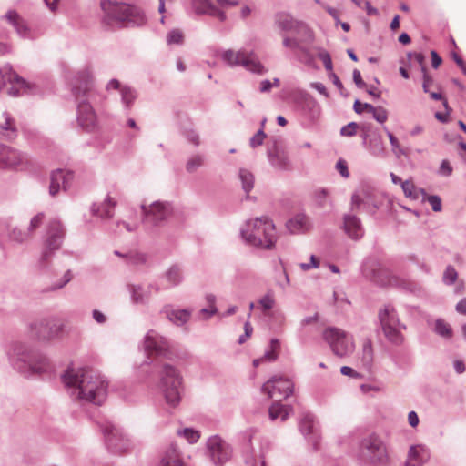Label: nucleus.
Listing matches in <instances>:
<instances>
[{
    "label": "nucleus",
    "mask_w": 466,
    "mask_h": 466,
    "mask_svg": "<svg viewBox=\"0 0 466 466\" xmlns=\"http://www.w3.org/2000/svg\"><path fill=\"white\" fill-rule=\"evenodd\" d=\"M62 379L66 387L77 390V396L81 400L99 405L106 399L108 384L92 369L68 368Z\"/></svg>",
    "instance_id": "f257e3e1"
},
{
    "label": "nucleus",
    "mask_w": 466,
    "mask_h": 466,
    "mask_svg": "<svg viewBox=\"0 0 466 466\" xmlns=\"http://www.w3.org/2000/svg\"><path fill=\"white\" fill-rule=\"evenodd\" d=\"M92 85L93 79L88 69L78 72L73 84L74 94L79 101L77 121L79 126L88 132L97 128L98 120L91 105L86 101H80V99L91 90Z\"/></svg>",
    "instance_id": "f03ea898"
},
{
    "label": "nucleus",
    "mask_w": 466,
    "mask_h": 466,
    "mask_svg": "<svg viewBox=\"0 0 466 466\" xmlns=\"http://www.w3.org/2000/svg\"><path fill=\"white\" fill-rule=\"evenodd\" d=\"M242 237L251 246L269 249L277 239L275 225L267 217L250 219L242 229Z\"/></svg>",
    "instance_id": "7ed1b4c3"
},
{
    "label": "nucleus",
    "mask_w": 466,
    "mask_h": 466,
    "mask_svg": "<svg viewBox=\"0 0 466 466\" xmlns=\"http://www.w3.org/2000/svg\"><path fill=\"white\" fill-rule=\"evenodd\" d=\"M101 7L105 13V21L109 25L114 22L142 25L145 22L143 14L136 6L110 0H103Z\"/></svg>",
    "instance_id": "20e7f679"
},
{
    "label": "nucleus",
    "mask_w": 466,
    "mask_h": 466,
    "mask_svg": "<svg viewBox=\"0 0 466 466\" xmlns=\"http://www.w3.org/2000/svg\"><path fill=\"white\" fill-rule=\"evenodd\" d=\"M182 379L178 371L170 365H165L161 373L160 386L166 402L171 407H176L180 401V388Z\"/></svg>",
    "instance_id": "39448f33"
},
{
    "label": "nucleus",
    "mask_w": 466,
    "mask_h": 466,
    "mask_svg": "<svg viewBox=\"0 0 466 466\" xmlns=\"http://www.w3.org/2000/svg\"><path fill=\"white\" fill-rule=\"evenodd\" d=\"M379 320L386 338L393 343L402 341L401 329L405 327L400 323L394 307L384 305L378 313Z\"/></svg>",
    "instance_id": "423d86ee"
},
{
    "label": "nucleus",
    "mask_w": 466,
    "mask_h": 466,
    "mask_svg": "<svg viewBox=\"0 0 466 466\" xmlns=\"http://www.w3.org/2000/svg\"><path fill=\"white\" fill-rule=\"evenodd\" d=\"M323 338L329 345L332 352L345 358L350 355L355 348L354 340L346 331L338 328H328L323 332Z\"/></svg>",
    "instance_id": "0eeeda50"
},
{
    "label": "nucleus",
    "mask_w": 466,
    "mask_h": 466,
    "mask_svg": "<svg viewBox=\"0 0 466 466\" xmlns=\"http://www.w3.org/2000/svg\"><path fill=\"white\" fill-rule=\"evenodd\" d=\"M360 456L374 465L385 464L389 461L388 451L384 443L376 436L365 438L360 444Z\"/></svg>",
    "instance_id": "6e6552de"
},
{
    "label": "nucleus",
    "mask_w": 466,
    "mask_h": 466,
    "mask_svg": "<svg viewBox=\"0 0 466 466\" xmlns=\"http://www.w3.org/2000/svg\"><path fill=\"white\" fill-rule=\"evenodd\" d=\"M222 59L229 66H242L247 70L255 74L262 75L267 72L257 56L252 52L228 49L223 52Z\"/></svg>",
    "instance_id": "1a4fd4ad"
},
{
    "label": "nucleus",
    "mask_w": 466,
    "mask_h": 466,
    "mask_svg": "<svg viewBox=\"0 0 466 466\" xmlns=\"http://www.w3.org/2000/svg\"><path fill=\"white\" fill-rule=\"evenodd\" d=\"M8 356L13 368L26 376L29 371V353L26 343L14 342Z\"/></svg>",
    "instance_id": "9d476101"
},
{
    "label": "nucleus",
    "mask_w": 466,
    "mask_h": 466,
    "mask_svg": "<svg viewBox=\"0 0 466 466\" xmlns=\"http://www.w3.org/2000/svg\"><path fill=\"white\" fill-rule=\"evenodd\" d=\"M65 236V229L60 221L50 220L47 226L46 250L43 252L42 259L46 260L50 253L61 247Z\"/></svg>",
    "instance_id": "9b49d317"
},
{
    "label": "nucleus",
    "mask_w": 466,
    "mask_h": 466,
    "mask_svg": "<svg viewBox=\"0 0 466 466\" xmlns=\"http://www.w3.org/2000/svg\"><path fill=\"white\" fill-rule=\"evenodd\" d=\"M293 390L291 380L282 377H273L262 387V391L267 393L268 398H288Z\"/></svg>",
    "instance_id": "f8f14e48"
},
{
    "label": "nucleus",
    "mask_w": 466,
    "mask_h": 466,
    "mask_svg": "<svg viewBox=\"0 0 466 466\" xmlns=\"http://www.w3.org/2000/svg\"><path fill=\"white\" fill-rule=\"evenodd\" d=\"M144 350L148 357H160L169 353L170 346L164 337L150 330L145 337Z\"/></svg>",
    "instance_id": "ddd939ff"
},
{
    "label": "nucleus",
    "mask_w": 466,
    "mask_h": 466,
    "mask_svg": "<svg viewBox=\"0 0 466 466\" xmlns=\"http://www.w3.org/2000/svg\"><path fill=\"white\" fill-rule=\"evenodd\" d=\"M142 210L146 222L153 225H158L166 220L171 213L169 204L160 201H156L149 206L142 205Z\"/></svg>",
    "instance_id": "4468645a"
},
{
    "label": "nucleus",
    "mask_w": 466,
    "mask_h": 466,
    "mask_svg": "<svg viewBox=\"0 0 466 466\" xmlns=\"http://www.w3.org/2000/svg\"><path fill=\"white\" fill-rule=\"evenodd\" d=\"M105 438L108 448L115 452H126L130 447V441L123 435L119 429L113 425L106 427Z\"/></svg>",
    "instance_id": "2eb2a0df"
},
{
    "label": "nucleus",
    "mask_w": 466,
    "mask_h": 466,
    "mask_svg": "<svg viewBox=\"0 0 466 466\" xmlns=\"http://www.w3.org/2000/svg\"><path fill=\"white\" fill-rule=\"evenodd\" d=\"M208 448L210 458L216 464H222L230 458L231 451L229 446L218 436L209 438Z\"/></svg>",
    "instance_id": "dca6fc26"
},
{
    "label": "nucleus",
    "mask_w": 466,
    "mask_h": 466,
    "mask_svg": "<svg viewBox=\"0 0 466 466\" xmlns=\"http://www.w3.org/2000/svg\"><path fill=\"white\" fill-rule=\"evenodd\" d=\"M6 87L8 94L16 96L25 88V81L9 68L0 70V89Z\"/></svg>",
    "instance_id": "f3484780"
},
{
    "label": "nucleus",
    "mask_w": 466,
    "mask_h": 466,
    "mask_svg": "<svg viewBox=\"0 0 466 466\" xmlns=\"http://www.w3.org/2000/svg\"><path fill=\"white\" fill-rule=\"evenodd\" d=\"M73 179V174L65 170H56L50 177L49 194L56 196L61 189L66 190Z\"/></svg>",
    "instance_id": "a211bd4d"
},
{
    "label": "nucleus",
    "mask_w": 466,
    "mask_h": 466,
    "mask_svg": "<svg viewBox=\"0 0 466 466\" xmlns=\"http://www.w3.org/2000/svg\"><path fill=\"white\" fill-rule=\"evenodd\" d=\"M64 324L61 320L46 321L36 328L37 335L42 339H51L57 337L63 330Z\"/></svg>",
    "instance_id": "6ab92c4d"
},
{
    "label": "nucleus",
    "mask_w": 466,
    "mask_h": 466,
    "mask_svg": "<svg viewBox=\"0 0 466 466\" xmlns=\"http://www.w3.org/2000/svg\"><path fill=\"white\" fill-rule=\"evenodd\" d=\"M20 163L21 156L17 151L0 145V167H14Z\"/></svg>",
    "instance_id": "aec40b11"
},
{
    "label": "nucleus",
    "mask_w": 466,
    "mask_h": 466,
    "mask_svg": "<svg viewBox=\"0 0 466 466\" xmlns=\"http://www.w3.org/2000/svg\"><path fill=\"white\" fill-rule=\"evenodd\" d=\"M116 206V201L110 196H107L103 202L93 206L92 213L100 218H111Z\"/></svg>",
    "instance_id": "412c9836"
},
{
    "label": "nucleus",
    "mask_w": 466,
    "mask_h": 466,
    "mask_svg": "<svg viewBox=\"0 0 466 466\" xmlns=\"http://www.w3.org/2000/svg\"><path fill=\"white\" fill-rule=\"evenodd\" d=\"M193 7L198 14H208L212 16L218 17L220 21L226 19L224 12L215 7L209 0H192Z\"/></svg>",
    "instance_id": "4be33fe9"
},
{
    "label": "nucleus",
    "mask_w": 466,
    "mask_h": 466,
    "mask_svg": "<svg viewBox=\"0 0 466 466\" xmlns=\"http://www.w3.org/2000/svg\"><path fill=\"white\" fill-rule=\"evenodd\" d=\"M160 466H187L186 463L182 461L180 453L174 445H170L167 451L164 452L161 461Z\"/></svg>",
    "instance_id": "5701e85b"
},
{
    "label": "nucleus",
    "mask_w": 466,
    "mask_h": 466,
    "mask_svg": "<svg viewBox=\"0 0 466 466\" xmlns=\"http://www.w3.org/2000/svg\"><path fill=\"white\" fill-rule=\"evenodd\" d=\"M429 458L427 451L420 446L410 448L405 466H421Z\"/></svg>",
    "instance_id": "b1692460"
},
{
    "label": "nucleus",
    "mask_w": 466,
    "mask_h": 466,
    "mask_svg": "<svg viewBox=\"0 0 466 466\" xmlns=\"http://www.w3.org/2000/svg\"><path fill=\"white\" fill-rule=\"evenodd\" d=\"M344 229L348 236L353 239H359L363 235L360 222L355 216H345Z\"/></svg>",
    "instance_id": "393cba45"
},
{
    "label": "nucleus",
    "mask_w": 466,
    "mask_h": 466,
    "mask_svg": "<svg viewBox=\"0 0 466 466\" xmlns=\"http://www.w3.org/2000/svg\"><path fill=\"white\" fill-rule=\"evenodd\" d=\"M287 228L293 234L306 232L309 228V218L305 215H298L287 222Z\"/></svg>",
    "instance_id": "a878e982"
},
{
    "label": "nucleus",
    "mask_w": 466,
    "mask_h": 466,
    "mask_svg": "<svg viewBox=\"0 0 466 466\" xmlns=\"http://www.w3.org/2000/svg\"><path fill=\"white\" fill-rule=\"evenodd\" d=\"M293 34L296 35L298 41H299L301 46L305 44H311L314 40L313 31L302 22H299Z\"/></svg>",
    "instance_id": "bb28decb"
},
{
    "label": "nucleus",
    "mask_w": 466,
    "mask_h": 466,
    "mask_svg": "<svg viewBox=\"0 0 466 466\" xmlns=\"http://www.w3.org/2000/svg\"><path fill=\"white\" fill-rule=\"evenodd\" d=\"M292 409L289 406L281 404L280 402H274L268 410L269 418L272 420L280 419L282 421L286 420L289 416Z\"/></svg>",
    "instance_id": "cd10ccee"
},
{
    "label": "nucleus",
    "mask_w": 466,
    "mask_h": 466,
    "mask_svg": "<svg viewBox=\"0 0 466 466\" xmlns=\"http://www.w3.org/2000/svg\"><path fill=\"white\" fill-rule=\"evenodd\" d=\"M15 130L14 119L7 113H3L0 116V134L6 137H12Z\"/></svg>",
    "instance_id": "c85d7f7f"
},
{
    "label": "nucleus",
    "mask_w": 466,
    "mask_h": 466,
    "mask_svg": "<svg viewBox=\"0 0 466 466\" xmlns=\"http://www.w3.org/2000/svg\"><path fill=\"white\" fill-rule=\"evenodd\" d=\"M276 23L281 30L291 33L295 32L297 25L299 24V21L294 20L288 14H279L276 17Z\"/></svg>",
    "instance_id": "c756f323"
},
{
    "label": "nucleus",
    "mask_w": 466,
    "mask_h": 466,
    "mask_svg": "<svg viewBox=\"0 0 466 466\" xmlns=\"http://www.w3.org/2000/svg\"><path fill=\"white\" fill-rule=\"evenodd\" d=\"M280 343L278 339H274L270 341V350L267 351L262 359H257L253 361L254 366H258L263 360H275L279 355Z\"/></svg>",
    "instance_id": "7c9ffc66"
},
{
    "label": "nucleus",
    "mask_w": 466,
    "mask_h": 466,
    "mask_svg": "<svg viewBox=\"0 0 466 466\" xmlns=\"http://www.w3.org/2000/svg\"><path fill=\"white\" fill-rule=\"evenodd\" d=\"M360 360L365 368H370L373 361V349L370 339L363 343Z\"/></svg>",
    "instance_id": "2f4dec72"
},
{
    "label": "nucleus",
    "mask_w": 466,
    "mask_h": 466,
    "mask_svg": "<svg viewBox=\"0 0 466 466\" xmlns=\"http://www.w3.org/2000/svg\"><path fill=\"white\" fill-rule=\"evenodd\" d=\"M313 201L315 205L319 208H324L327 205H332V202L329 198V193L327 189L324 188H319L314 191Z\"/></svg>",
    "instance_id": "473e14b6"
},
{
    "label": "nucleus",
    "mask_w": 466,
    "mask_h": 466,
    "mask_svg": "<svg viewBox=\"0 0 466 466\" xmlns=\"http://www.w3.org/2000/svg\"><path fill=\"white\" fill-rule=\"evenodd\" d=\"M50 368L48 360L46 357L38 356L31 360V373H44Z\"/></svg>",
    "instance_id": "72a5a7b5"
},
{
    "label": "nucleus",
    "mask_w": 466,
    "mask_h": 466,
    "mask_svg": "<svg viewBox=\"0 0 466 466\" xmlns=\"http://www.w3.org/2000/svg\"><path fill=\"white\" fill-rule=\"evenodd\" d=\"M190 317V313L186 309H177L167 312V318L177 325L185 324Z\"/></svg>",
    "instance_id": "f704fd0d"
},
{
    "label": "nucleus",
    "mask_w": 466,
    "mask_h": 466,
    "mask_svg": "<svg viewBox=\"0 0 466 466\" xmlns=\"http://www.w3.org/2000/svg\"><path fill=\"white\" fill-rule=\"evenodd\" d=\"M6 20L12 24L19 34L26 32V26L23 22V19L15 11H9L5 15Z\"/></svg>",
    "instance_id": "c9c22d12"
},
{
    "label": "nucleus",
    "mask_w": 466,
    "mask_h": 466,
    "mask_svg": "<svg viewBox=\"0 0 466 466\" xmlns=\"http://www.w3.org/2000/svg\"><path fill=\"white\" fill-rule=\"evenodd\" d=\"M434 330L437 334L446 339H451L453 334L451 325L443 319H437L435 321Z\"/></svg>",
    "instance_id": "e433bc0d"
},
{
    "label": "nucleus",
    "mask_w": 466,
    "mask_h": 466,
    "mask_svg": "<svg viewBox=\"0 0 466 466\" xmlns=\"http://www.w3.org/2000/svg\"><path fill=\"white\" fill-rule=\"evenodd\" d=\"M239 177L241 179L244 190L248 193L253 188L254 185V177L252 173L247 169H240Z\"/></svg>",
    "instance_id": "4c0bfd02"
},
{
    "label": "nucleus",
    "mask_w": 466,
    "mask_h": 466,
    "mask_svg": "<svg viewBox=\"0 0 466 466\" xmlns=\"http://www.w3.org/2000/svg\"><path fill=\"white\" fill-rule=\"evenodd\" d=\"M115 254L119 257H124V255L120 254L118 251H116ZM125 258H127V262L134 265L143 264L147 260L146 255L137 252H130L125 255Z\"/></svg>",
    "instance_id": "58836bf2"
},
{
    "label": "nucleus",
    "mask_w": 466,
    "mask_h": 466,
    "mask_svg": "<svg viewBox=\"0 0 466 466\" xmlns=\"http://www.w3.org/2000/svg\"><path fill=\"white\" fill-rule=\"evenodd\" d=\"M208 301L209 303V306L208 308H204L202 309L200 311H199V314H198V318L200 319H209L213 314H215L217 312V309L215 308L214 306V300H213V297L212 296H209L208 298Z\"/></svg>",
    "instance_id": "ea45409f"
},
{
    "label": "nucleus",
    "mask_w": 466,
    "mask_h": 466,
    "mask_svg": "<svg viewBox=\"0 0 466 466\" xmlns=\"http://www.w3.org/2000/svg\"><path fill=\"white\" fill-rule=\"evenodd\" d=\"M320 265L319 258L315 255H311L309 258V262L308 263H299V267L302 271H309L313 268H318Z\"/></svg>",
    "instance_id": "a19ab883"
},
{
    "label": "nucleus",
    "mask_w": 466,
    "mask_h": 466,
    "mask_svg": "<svg viewBox=\"0 0 466 466\" xmlns=\"http://www.w3.org/2000/svg\"><path fill=\"white\" fill-rule=\"evenodd\" d=\"M314 422L310 416H306L300 422V430L303 434L313 433Z\"/></svg>",
    "instance_id": "79ce46f5"
},
{
    "label": "nucleus",
    "mask_w": 466,
    "mask_h": 466,
    "mask_svg": "<svg viewBox=\"0 0 466 466\" xmlns=\"http://www.w3.org/2000/svg\"><path fill=\"white\" fill-rule=\"evenodd\" d=\"M374 118L380 122V123H384L387 121L388 119V112L385 108H383L382 106H378V107H375L373 108V110L371 111Z\"/></svg>",
    "instance_id": "37998d69"
},
{
    "label": "nucleus",
    "mask_w": 466,
    "mask_h": 466,
    "mask_svg": "<svg viewBox=\"0 0 466 466\" xmlns=\"http://www.w3.org/2000/svg\"><path fill=\"white\" fill-rule=\"evenodd\" d=\"M203 165V157L201 156H194L187 163V170L194 172L197 168Z\"/></svg>",
    "instance_id": "c03bdc74"
},
{
    "label": "nucleus",
    "mask_w": 466,
    "mask_h": 466,
    "mask_svg": "<svg viewBox=\"0 0 466 466\" xmlns=\"http://www.w3.org/2000/svg\"><path fill=\"white\" fill-rule=\"evenodd\" d=\"M283 46L285 47L290 48V49H300L302 51L304 50V47L299 45V41H298L296 35L294 37L289 36H284L283 37Z\"/></svg>",
    "instance_id": "a18cd8bd"
},
{
    "label": "nucleus",
    "mask_w": 466,
    "mask_h": 466,
    "mask_svg": "<svg viewBox=\"0 0 466 466\" xmlns=\"http://www.w3.org/2000/svg\"><path fill=\"white\" fill-rule=\"evenodd\" d=\"M183 37L182 32L175 29L167 35V42L168 44H180L183 41Z\"/></svg>",
    "instance_id": "49530a36"
},
{
    "label": "nucleus",
    "mask_w": 466,
    "mask_h": 466,
    "mask_svg": "<svg viewBox=\"0 0 466 466\" xmlns=\"http://www.w3.org/2000/svg\"><path fill=\"white\" fill-rule=\"evenodd\" d=\"M401 187L403 189L405 196L410 198H416L415 186L412 181L406 180L404 182H401Z\"/></svg>",
    "instance_id": "de8ad7c7"
},
{
    "label": "nucleus",
    "mask_w": 466,
    "mask_h": 466,
    "mask_svg": "<svg viewBox=\"0 0 466 466\" xmlns=\"http://www.w3.org/2000/svg\"><path fill=\"white\" fill-rule=\"evenodd\" d=\"M358 129V124L355 122H351L348 124L347 126H344L341 130L340 134L345 137H351L354 136Z\"/></svg>",
    "instance_id": "09e8293b"
},
{
    "label": "nucleus",
    "mask_w": 466,
    "mask_h": 466,
    "mask_svg": "<svg viewBox=\"0 0 466 466\" xmlns=\"http://www.w3.org/2000/svg\"><path fill=\"white\" fill-rule=\"evenodd\" d=\"M319 59L323 62L325 68L328 71L332 70V61L329 54L325 50H320L319 53Z\"/></svg>",
    "instance_id": "8fccbe9b"
},
{
    "label": "nucleus",
    "mask_w": 466,
    "mask_h": 466,
    "mask_svg": "<svg viewBox=\"0 0 466 466\" xmlns=\"http://www.w3.org/2000/svg\"><path fill=\"white\" fill-rule=\"evenodd\" d=\"M373 108H374V106L372 105L367 104V103H361L359 100H356L354 103V110L358 114H360L363 111L371 113Z\"/></svg>",
    "instance_id": "3c124183"
},
{
    "label": "nucleus",
    "mask_w": 466,
    "mask_h": 466,
    "mask_svg": "<svg viewBox=\"0 0 466 466\" xmlns=\"http://www.w3.org/2000/svg\"><path fill=\"white\" fill-rule=\"evenodd\" d=\"M422 75H423V83H422V88L425 93H429L430 86L433 83L432 77L429 75L428 70L426 67L422 68Z\"/></svg>",
    "instance_id": "603ef678"
},
{
    "label": "nucleus",
    "mask_w": 466,
    "mask_h": 466,
    "mask_svg": "<svg viewBox=\"0 0 466 466\" xmlns=\"http://www.w3.org/2000/svg\"><path fill=\"white\" fill-rule=\"evenodd\" d=\"M167 276L168 279L173 282L178 281L180 279V276H181L180 268L177 266H172L168 269Z\"/></svg>",
    "instance_id": "864d4df0"
},
{
    "label": "nucleus",
    "mask_w": 466,
    "mask_h": 466,
    "mask_svg": "<svg viewBox=\"0 0 466 466\" xmlns=\"http://www.w3.org/2000/svg\"><path fill=\"white\" fill-rule=\"evenodd\" d=\"M457 279V272L452 267H448L444 272L443 279L446 283H453Z\"/></svg>",
    "instance_id": "5fc2aeb1"
},
{
    "label": "nucleus",
    "mask_w": 466,
    "mask_h": 466,
    "mask_svg": "<svg viewBox=\"0 0 466 466\" xmlns=\"http://www.w3.org/2000/svg\"><path fill=\"white\" fill-rule=\"evenodd\" d=\"M183 435L190 443H195L199 439L198 432L192 429H185L183 431Z\"/></svg>",
    "instance_id": "6e6d98bb"
},
{
    "label": "nucleus",
    "mask_w": 466,
    "mask_h": 466,
    "mask_svg": "<svg viewBox=\"0 0 466 466\" xmlns=\"http://www.w3.org/2000/svg\"><path fill=\"white\" fill-rule=\"evenodd\" d=\"M266 137L265 133L262 130L258 131L257 134H255L252 138L250 139V146L252 147H256L258 146H260L263 143L264 138Z\"/></svg>",
    "instance_id": "4d7b16f0"
},
{
    "label": "nucleus",
    "mask_w": 466,
    "mask_h": 466,
    "mask_svg": "<svg viewBox=\"0 0 466 466\" xmlns=\"http://www.w3.org/2000/svg\"><path fill=\"white\" fill-rule=\"evenodd\" d=\"M121 94L123 101L127 104V106H129L135 98L133 91L130 88L124 87L121 89Z\"/></svg>",
    "instance_id": "13d9d810"
},
{
    "label": "nucleus",
    "mask_w": 466,
    "mask_h": 466,
    "mask_svg": "<svg viewBox=\"0 0 466 466\" xmlns=\"http://www.w3.org/2000/svg\"><path fill=\"white\" fill-rule=\"evenodd\" d=\"M336 169L340 173L343 177H349L350 173L348 170L347 162L343 159H339L336 164Z\"/></svg>",
    "instance_id": "bf43d9fd"
},
{
    "label": "nucleus",
    "mask_w": 466,
    "mask_h": 466,
    "mask_svg": "<svg viewBox=\"0 0 466 466\" xmlns=\"http://www.w3.org/2000/svg\"><path fill=\"white\" fill-rule=\"evenodd\" d=\"M428 202L430 203L434 211L438 212L441 210V201L439 197L430 196L428 198Z\"/></svg>",
    "instance_id": "052dcab7"
},
{
    "label": "nucleus",
    "mask_w": 466,
    "mask_h": 466,
    "mask_svg": "<svg viewBox=\"0 0 466 466\" xmlns=\"http://www.w3.org/2000/svg\"><path fill=\"white\" fill-rule=\"evenodd\" d=\"M388 137H389L390 143V145L392 147V150L396 154L401 153L402 150L400 148V145L399 140L397 139V137L393 134H391L390 132L388 133Z\"/></svg>",
    "instance_id": "680f3d73"
},
{
    "label": "nucleus",
    "mask_w": 466,
    "mask_h": 466,
    "mask_svg": "<svg viewBox=\"0 0 466 466\" xmlns=\"http://www.w3.org/2000/svg\"><path fill=\"white\" fill-rule=\"evenodd\" d=\"M259 305L266 311L273 308L274 300L270 296L267 295L259 300Z\"/></svg>",
    "instance_id": "e2e57ef3"
},
{
    "label": "nucleus",
    "mask_w": 466,
    "mask_h": 466,
    "mask_svg": "<svg viewBox=\"0 0 466 466\" xmlns=\"http://www.w3.org/2000/svg\"><path fill=\"white\" fill-rule=\"evenodd\" d=\"M440 173L445 177H449L452 173V167L448 160H443L440 167Z\"/></svg>",
    "instance_id": "0e129e2a"
},
{
    "label": "nucleus",
    "mask_w": 466,
    "mask_h": 466,
    "mask_svg": "<svg viewBox=\"0 0 466 466\" xmlns=\"http://www.w3.org/2000/svg\"><path fill=\"white\" fill-rule=\"evenodd\" d=\"M408 56L410 58L413 57L414 60L420 66L421 69L423 67H426L425 56L421 53H414V54L410 53Z\"/></svg>",
    "instance_id": "69168bd1"
},
{
    "label": "nucleus",
    "mask_w": 466,
    "mask_h": 466,
    "mask_svg": "<svg viewBox=\"0 0 466 466\" xmlns=\"http://www.w3.org/2000/svg\"><path fill=\"white\" fill-rule=\"evenodd\" d=\"M431 64H432L433 68H438L441 66V64L442 63V59L437 54V52L433 51V50L431 52Z\"/></svg>",
    "instance_id": "338daca9"
},
{
    "label": "nucleus",
    "mask_w": 466,
    "mask_h": 466,
    "mask_svg": "<svg viewBox=\"0 0 466 466\" xmlns=\"http://www.w3.org/2000/svg\"><path fill=\"white\" fill-rule=\"evenodd\" d=\"M44 218H45V216L43 213H39V214L35 215L31 219V228H37L42 223Z\"/></svg>",
    "instance_id": "774afa93"
}]
</instances>
